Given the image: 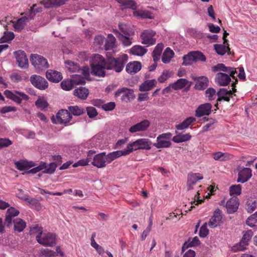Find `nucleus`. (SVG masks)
Returning <instances> with one entry per match:
<instances>
[{"label": "nucleus", "mask_w": 257, "mask_h": 257, "mask_svg": "<svg viewBox=\"0 0 257 257\" xmlns=\"http://www.w3.org/2000/svg\"><path fill=\"white\" fill-rule=\"evenodd\" d=\"M91 67V73L95 76L104 77L105 75V70L108 66L107 59H105L98 54H94L90 61Z\"/></svg>", "instance_id": "f257e3e1"}, {"label": "nucleus", "mask_w": 257, "mask_h": 257, "mask_svg": "<svg viewBox=\"0 0 257 257\" xmlns=\"http://www.w3.org/2000/svg\"><path fill=\"white\" fill-rule=\"evenodd\" d=\"M127 59L128 56L126 54H124L121 57L117 58L109 57L107 58L108 66L106 69L108 70L113 69L115 72H120L123 69L124 65Z\"/></svg>", "instance_id": "f03ea898"}, {"label": "nucleus", "mask_w": 257, "mask_h": 257, "mask_svg": "<svg viewBox=\"0 0 257 257\" xmlns=\"http://www.w3.org/2000/svg\"><path fill=\"white\" fill-rule=\"evenodd\" d=\"M152 142L148 139L142 138L130 143L127 145L126 149L128 152L126 154H130L134 150H150L151 149Z\"/></svg>", "instance_id": "7ed1b4c3"}, {"label": "nucleus", "mask_w": 257, "mask_h": 257, "mask_svg": "<svg viewBox=\"0 0 257 257\" xmlns=\"http://www.w3.org/2000/svg\"><path fill=\"white\" fill-rule=\"evenodd\" d=\"M182 65L188 66L192 64L193 62L198 61L205 62L206 58L205 56L201 52L196 51H191L187 55H184Z\"/></svg>", "instance_id": "20e7f679"}, {"label": "nucleus", "mask_w": 257, "mask_h": 257, "mask_svg": "<svg viewBox=\"0 0 257 257\" xmlns=\"http://www.w3.org/2000/svg\"><path fill=\"white\" fill-rule=\"evenodd\" d=\"M30 61L38 72L44 71L49 66L47 60L38 54H32Z\"/></svg>", "instance_id": "39448f33"}, {"label": "nucleus", "mask_w": 257, "mask_h": 257, "mask_svg": "<svg viewBox=\"0 0 257 257\" xmlns=\"http://www.w3.org/2000/svg\"><path fill=\"white\" fill-rule=\"evenodd\" d=\"M37 241L45 246H53L56 244V234L51 232H44L41 237L36 236Z\"/></svg>", "instance_id": "423d86ee"}, {"label": "nucleus", "mask_w": 257, "mask_h": 257, "mask_svg": "<svg viewBox=\"0 0 257 257\" xmlns=\"http://www.w3.org/2000/svg\"><path fill=\"white\" fill-rule=\"evenodd\" d=\"M72 118V115L68 110L61 109L56 113V118L53 116L51 119L53 123L64 124L66 125Z\"/></svg>", "instance_id": "0eeeda50"}, {"label": "nucleus", "mask_w": 257, "mask_h": 257, "mask_svg": "<svg viewBox=\"0 0 257 257\" xmlns=\"http://www.w3.org/2000/svg\"><path fill=\"white\" fill-rule=\"evenodd\" d=\"M85 83V80L83 77L79 76H76V77H73L72 79H66L62 81L61 83V86L63 90L69 91L73 88L75 84L84 85Z\"/></svg>", "instance_id": "6e6552de"}, {"label": "nucleus", "mask_w": 257, "mask_h": 257, "mask_svg": "<svg viewBox=\"0 0 257 257\" xmlns=\"http://www.w3.org/2000/svg\"><path fill=\"white\" fill-rule=\"evenodd\" d=\"M120 95H122L121 100L125 102L130 101L135 98L134 90L126 87H122L118 89L114 94V96L117 97Z\"/></svg>", "instance_id": "1a4fd4ad"}, {"label": "nucleus", "mask_w": 257, "mask_h": 257, "mask_svg": "<svg viewBox=\"0 0 257 257\" xmlns=\"http://www.w3.org/2000/svg\"><path fill=\"white\" fill-rule=\"evenodd\" d=\"M30 81L33 85L40 90H45L48 87V83L47 80L39 75L31 76Z\"/></svg>", "instance_id": "9d476101"}, {"label": "nucleus", "mask_w": 257, "mask_h": 257, "mask_svg": "<svg viewBox=\"0 0 257 257\" xmlns=\"http://www.w3.org/2000/svg\"><path fill=\"white\" fill-rule=\"evenodd\" d=\"M18 66L22 68H27L29 66L28 59L26 53L22 50L14 52Z\"/></svg>", "instance_id": "9b49d317"}, {"label": "nucleus", "mask_w": 257, "mask_h": 257, "mask_svg": "<svg viewBox=\"0 0 257 257\" xmlns=\"http://www.w3.org/2000/svg\"><path fill=\"white\" fill-rule=\"evenodd\" d=\"M106 163H107L106 153L102 152L93 157L91 164L98 168H102L106 167Z\"/></svg>", "instance_id": "f8f14e48"}, {"label": "nucleus", "mask_w": 257, "mask_h": 257, "mask_svg": "<svg viewBox=\"0 0 257 257\" xmlns=\"http://www.w3.org/2000/svg\"><path fill=\"white\" fill-rule=\"evenodd\" d=\"M19 213V211L13 207L8 209L5 219V225L7 227L10 228L12 226L13 218L17 216Z\"/></svg>", "instance_id": "ddd939ff"}, {"label": "nucleus", "mask_w": 257, "mask_h": 257, "mask_svg": "<svg viewBox=\"0 0 257 257\" xmlns=\"http://www.w3.org/2000/svg\"><path fill=\"white\" fill-rule=\"evenodd\" d=\"M239 205V199L237 197H233L229 199L225 204L227 212L232 214L237 211Z\"/></svg>", "instance_id": "4468645a"}, {"label": "nucleus", "mask_w": 257, "mask_h": 257, "mask_svg": "<svg viewBox=\"0 0 257 257\" xmlns=\"http://www.w3.org/2000/svg\"><path fill=\"white\" fill-rule=\"evenodd\" d=\"M212 105L210 103H205L200 105L195 111V116L201 117L208 115L211 112Z\"/></svg>", "instance_id": "2eb2a0df"}, {"label": "nucleus", "mask_w": 257, "mask_h": 257, "mask_svg": "<svg viewBox=\"0 0 257 257\" xmlns=\"http://www.w3.org/2000/svg\"><path fill=\"white\" fill-rule=\"evenodd\" d=\"M150 125V121L148 119H144L141 122L132 125L129 128V131L132 133L138 132H144L148 129Z\"/></svg>", "instance_id": "dca6fc26"}, {"label": "nucleus", "mask_w": 257, "mask_h": 257, "mask_svg": "<svg viewBox=\"0 0 257 257\" xmlns=\"http://www.w3.org/2000/svg\"><path fill=\"white\" fill-rule=\"evenodd\" d=\"M252 176L251 170L249 168H243L238 172L237 182L244 183Z\"/></svg>", "instance_id": "f3484780"}, {"label": "nucleus", "mask_w": 257, "mask_h": 257, "mask_svg": "<svg viewBox=\"0 0 257 257\" xmlns=\"http://www.w3.org/2000/svg\"><path fill=\"white\" fill-rule=\"evenodd\" d=\"M212 70L213 72H217L219 70L227 72L230 75L232 78H235L234 75L237 73L235 68L230 67H226L223 63H219L212 67Z\"/></svg>", "instance_id": "a211bd4d"}, {"label": "nucleus", "mask_w": 257, "mask_h": 257, "mask_svg": "<svg viewBox=\"0 0 257 257\" xmlns=\"http://www.w3.org/2000/svg\"><path fill=\"white\" fill-rule=\"evenodd\" d=\"M230 77H231L230 75L218 72L216 75L215 81L219 86H226L231 81Z\"/></svg>", "instance_id": "6ab92c4d"}, {"label": "nucleus", "mask_w": 257, "mask_h": 257, "mask_svg": "<svg viewBox=\"0 0 257 257\" xmlns=\"http://www.w3.org/2000/svg\"><path fill=\"white\" fill-rule=\"evenodd\" d=\"M253 235V232L251 230H247L243 234L239 244L237 245L236 248L238 250L243 251L245 248V246L248 245V241Z\"/></svg>", "instance_id": "aec40b11"}, {"label": "nucleus", "mask_w": 257, "mask_h": 257, "mask_svg": "<svg viewBox=\"0 0 257 257\" xmlns=\"http://www.w3.org/2000/svg\"><path fill=\"white\" fill-rule=\"evenodd\" d=\"M194 81H197L194 89L199 90H203L206 89L208 86V79L205 76L194 77Z\"/></svg>", "instance_id": "412c9836"}, {"label": "nucleus", "mask_w": 257, "mask_h": 257, "mask_svg": "<svg viewBox=\"0 0 257 257\" xmlns=\"http://www.w3.org/2000/svg\"><path fill=\"white\" fill-rule=\"evenodd\" d=\"M218 98L217 102H221L222 100L229 102L230 97H232V92L231 90H228L225 88H220L217 92Z\"/></svg>", "instance_id": "4be33fe9"}, {"label": "nucleus", "mask_w": 257, "mask_h": 257, "mask_svg": "<svg viewBox=\"0 0 257 257\" xmlns=\"http://www.w3.org/2000/svg\"><path fill=\"white\" fill-rule=\"evenodd\" d=\"M46 76L50 81L54 83H58L62 79L61 73L53 70H49L46 72Z\"/></svg>", "instance_id": "5701e85b"}, {"label": "nucleus", "mask_w": 257, "mask_h": 257, "mask_svg": "<svg viewBox=\"0 0 257 257\" xmlns=\"http://www.w3.org/2000/svg\"><path fill=\"white\" fill-rule=\"evenodd\" d=\"M127 152H128V151L127 150V149L125 148L123 150H118L108 153L106 155L107 163H110L112 161L121 156L128 155V154H126Z\"/></svg>", "instance_id": "b1692460"}, {"label": "nucleus", "mask_w": 257, "mask_h": 257, "mask_svg": "<svg viewBox=\"0 0 257 257\" xmlns=\"http://www.w3.org/2000/svg\"><path fill=\"white\" fill-rule=\"evenodd\" d=\"M142 67L141 63L138 61L128 63L125 67L126 71L130 74H134L139 72Z\"/></svg>", "instance_id": "393cba45"}, {"label": "nucleus", "mask_w": 257, "mask_h": 257, "mask_svg": "<svg viewBox=\"0 0 257 257\" xmlns=\"http://www.w3.org/2000/svg\"><path fill=\"white\" fill-rule=\"evenodd\" d=\"M17 168L20 171H26L28 168L36 166V164L33 161L20 160L15 163Z\"/></svg>", "instance_id": "a878e982"}, {"label": "nucleus", "mask_w": 257, "mask_h": 257, "mask_svg": "<svg viewBox=\"0 0 257 257\" xmlns=\"http://www.w3.org/2000/svg\"><path fill=\"white\" fill-rule=\"evenodd\" d=\"M156 84L157 81L155 79L146 80L140 85L139 90L141 91H148L152 89Z\"/></svg>", "instance_id": "bb28decb"}, {"label": "nucleus", "mask_w": 257, "mask_h": 257, "mask_svg": "<svg viewBox=\"0 0 257 257\" xmlns=\"http://www.w3.org/2000/svg\"><path fill=\"white\" fill-rule=\"evenodd\" d=\"M41 4L46 8L58 7L65 4V0H43Z\"/></svg>", "instance_id": "cd10ccee"}, {"label": "nucleus", "mask_w": 257, "mask_h": 257, "mask_svg": "<svg viewBox=\"0 0 257 257\" xmlns=\"http://www.w3.org/2000/svg\"><path fill=\"white\" fill-rule=\"evenodd\" d=\"M14 223V229L15 232H21L26 227V223L22 219L17 218L12 221Z\"/></svg>", "instance_id": "c85d7f7f"}, {"label": "nucleus", "mask_w": 257, "mask_h": 257, "mask_svg": "<svg viewBox=\"0 0 257 257\" xmlns=\"http://www.w3.org/2000/svg\"><path fill=\"white\" fill-rule=\"evenodd\" d=\"M74 95L82 100H85L87 98L89 94V90L85 87H80L75 89L73 92Z\"/></svg>", "instance_id": "c756f323"}, {"label": "nucleus", "mask_w": 257, "mask_h": 257, "mask_svg": "<svg viewBox=\"0 0 257 257\" xmlns=\"http://www.w3.org/2000/svg\"><path fill=\"white\" fill-rule=\"evenodd\" d=\"M214 48L216 53L219 55L223 56L226 52L228 54H230V48L228 46H226L222 44H214Z\"/></svg>", "instance_id": "7c9ffc66"}, {"label": "nucleus", "mask_w": 257, "mask_h": 257, "mask_svg": "<svg viewBox=\"0 0 257 257\" xmlns=\"http://www.w3.org/2000/svg\"><path fill=\"white\" fill-rule=\"evenodd\" d=\"M30 17L28 15V16H24L20 19H19L16 23H15L13 25L14 28L16 31L20 32L25 27L26 25V22L28 20H30Z\"/></svg>", "instance_id": "2f4dec72"}, {"label": "nucleus", "mask_w": 257, "mask_h": 257, "mask_svg": "<svg viewBox=\"0 0 257 257\" xmlns=\"http://www.w3.org/2000/svg\"><path fill=\"white\" fill-rule=\"evenodd\" d=\"M196 118L194 117H189L185 119L182 122L177 124L176 128L178 130H182L188 128L190 125H191L196 121Z\"/></svg>", "instance_id": "473e14b6"}, {"label": "nucleus", "mask_w": 257, "mask_h": 257, "mask_svg": "<svg viewBox=\"0 0 257 257\" xmlns=\"http://www.w3.org/2000/svg\"><path fill=\"white\" fill-rule=\"evenodd\" d=\"M246 209L249 213L255 210L257 206V198L253 197L248 198L246 203Z\"/></svg>", "instance_id": "72a5a7b5"}, {"label": "nucleus", "mask_w": 257, "mask_h": 257, "mask_svg": "<svg viewBox=\"0 0 257 257\" xmlns=\"http://www.w3.org/2000/svg\"><path fill=\"white\" fill-rule=\"evenodd\" d=\"M113 32L124 46H128L132 44V39L129 37L130 36H124L119 33L117 30H114Z\"/></svg>", "instance_id": "f704fd0d"}, {"label": "nucleus", "mask_w": 257, "mask_h": 257, "mask_svg": "<svg viewBox=\"0 0 257 257\" xmlns=\"http://www.w3.org/2000/svg\"><path fill=\"white\" fill-rule=\"evenodd\" d=\"M4 95L6 97L12 100L18 104L22 103V98L17 94L15 93V91L13 92L10 90H6L4 91Z\"/></svg>", "instance_id": "c9c22d12"}, {"label": "nucleus", "mask_w": 257, "mask_h": 257, "mask_svg": "<svg viewBox=\"0 0 257 257\" xmlns=\"http://www.w3.org/2000/svg\"><path fill=\"white\" fill-rule=\"evenodd\" d=\"M115 41L116 39L112 34H108L107 39L105 40V49L106 50L112 49L114 47Z\"/></svg>", "instance_id": "e433bc0d"}, {"label": "nucleus", "mask_w": 257, "mask_h": 257, "mask_svg": "<svg viewBox=\"0 0 257 257\" xmlns=\"http://www.w3.org/2000/svg\"><path fill=\"white\" fill-rule=\"evenodd\" d=\"M189 83V81L186 79L180 78L173 83L172 87L176 90H179L184 88Z\"/></svg>", "instance_id": "4c0bfd02"}, {"label": "nucleus", "mask_w": 257, "mask_h": 257, "mask_svg": "<svg viewBox=\"0 0 257 257\" xmlns=\"http://www.w3.org/2000/svg\"><path fill=\"white\" fill-rule=\"evenodd\" d=\"M147 52V50L140 45H135L131 49V53L137 56H143Z\"/></svg>", "instance_id": "58836bf2"}, {"label": "nucleus", "mask_w": 257, "mask_h": 257, "mask_svg": "<svg viewBox=\"0 0 257 257\" xmlns=\"http://www.w3.org/2000/svg\"><path fill=\"white\" fill-rule=\"evenodd\" d=\"M174 55V52L170 48L168 47L165 49L163 54L162 61L165 64L168 63Z\"/></svg>", "instance_id": "ea45409f"}, {"label": "nucleus", "mask_w": 257, "mask_h": 257, "mask_svg": "<svg viewBox=\"0 0 257 257\" xmlns=\"http://www.w3.org/2000/svg\"><path fill=\"white\" fill-rule=\"evenodd\" d=\"M118 28L123 35L131 36L134 34V31L128 26L123 23H120L118 25Z\"/></svg>", "instance_id": "a19ab883"}, {"label": "nucleus", "mask_w": 257, "mask_h": 257, "mask_svg": "<svg viewBox=\"0 0 257 257\" xmlns=\"http://www.w3.org/2000/svg\"><path fill=\"white\" fill-rule=\"evenodd\" d=\"M68 111L70 114L75 116H79L85 113V111L83 108H80L77 105L69 106L68 107Z\"/></svg>", "instance_id": "79ce46f5"}, {"label": "nucleus", "mask_w": 257, "mask_h": 257, "mask_svg": "<svg viewBox=\"0 0 257 257\" xmlns=\"http://www.w3.org/2000/svg\"><path fill=\"white\" fill-rule=\"evenodd\" d=\"M141 38L142 40V43L148 45H154L156 43V39L151 38L146 34V33L142 32L141 35Z\"/></svg>", "instance_id": "37998d69"}, {"label": "nucleus", "mask_w": 257, "mask_h": 257, "mask_svg": "<svg viewBox=\"0 0 257 257\" xmlns=\"http://www.w3.org/2000/svg\"><path fill=\"white\" fill-rule=\"evenodd\" d=\"M35 105L43 110L47 108L49 105L48 102L44 98L39 96L37 100L35 101Z\"/></svg>", "instance_id": "c03bdc74"}, {"label": "nucleus", "mask_w": 257, "mask_h": 257, "mask_svg": "<svg viewBox=\"0 0 257 257\" xmlns=\"http://www.w3.org/2000/svg\"><path fill=\"white\" fill-rule=\"evenodd\" d=\"M118 3L126 8H131L133 10L137 9V5L133 0H116Z\"/></svg>", "instance_id": "a18cd8bd"}, {"label": "nucleus", "mask_w": 257, "mask_h": 257, "mask_svg": "<svg viewBox=\"0 0 257 257\" xmlns=\"http://www.w3.org/2000/svg\"><path fill=\"white\" fill-rule=\"evenodd\" d=\"M157 143H155L154 146L157 148H168L171 145V143L169 141H166L161 139L160 140L157 139Z\"/></svg>", "instance_id": "49530a36"}, {"label": "nucleus", "mask_w": 257, "mask_h": 257, "mask_svg": "<svg viewBox=\"0 0 257 257\" xmlns=\"http://www.w3.org/2000/svg\"><path fill=\"white\" fill-rule=\"evenodd\" d=\"M134 15L135 16L139 17L140 18H143V19H152L153 18V17L152 16V13L149 12V11H136L134 12Z\"/></svg>", "instance_id": "de8ad7c7"}, {"label": "nucleus", "mask_w": 257, "mask_h": 257, "mask_svg": "<svg viewBox=\"0 0 257 257\" xmlns=\"http://www.w3.org/2000/svg\"><path fill=\"white\" fill-rule=\"evenodd\" d=\"M246 223L247 225L251 227H257V213L248 217L246 221Z\"/></svg>", "instance_id": "09e8293b"}, {"label": "nucleus", "mask_w": 257, "mask_h": 257, "mask_svg": "<svg viewBox=\"0 0 257 257\" xmlns=\"http://www.w3.org/2000/svg\"><path fill=\"white\" fill-rule=\"evenodd\" d=\"M216 95L217 92L215 89L212 87H210L205 91V96L208 98L209 100L215 99Z\"/></svg>", "instance_id": "8fccbe9b"}, {"label": "nucleus", "mask_w": 257, "mask_h": 257, "mask_svg": "<svg viewBox=\"0 0 257 257\" xmlns=\"http://www.w3.org/2000/svg\"><path fill=\"white\" fill-rule=\"evenodd\" d=\"M241 187L240 185H234L229 187L230 195H240L241 194Z\"/></svg>", "instance_id": "3c124183"}, {"label": "nucleus", "mask_w": 257, "mask_h": 257, "mask_svg": "<svg viewBox=\"0 0 257 257\" xmlns=\"http://www.w3.org/2000/svg\"><path fill=\"white\" fill-rule=\"evenodd\" d=\"M57 167V165L55 163H51L49 164H47V167L45 169L44 171H43V173H46V174H53L56 169Z\"/></svg>", "instance_id": "603ef678"}, {"label": "nucleus", "mask_w": 257, "mask_h": 257, "mask_svg": "<svg viewBox=\"0 0 257 257\" xmlns=\"http://www.w3.org/2000/svg\"><path fill=\"white\" fill-rule=\"evenodd\" d=\"M36 6H37L36 4L33 5L32 7H31V9L28 10V12L27 13L30 17V20H32L33 18V16L35 15L36 13H39L42 11V9L41 8H38L35 9V8Z\"/></svg>", "instance_id": "864d4df0"}, {"label": "nucleus", "mask_w": 257, "mask_h": 257, "mask_svg": "<svg viewBox=\"0 0 257 257\" xmlns=\"http://www.w3.org/2000/svg\"><path fill=\"white\" fill-rule=\"evenodd\" d=\"M30 232L32 234H35L38 233V234L37 236H39L40 237L43 233L42 227H39L38 224H36L32 226L30 228Z\"/></svg>", "instance_id": "5fc2aeb1"}, {"label": "nucleus", "mask_w": 257, "mask_h": 257, "mask_svg": "<svg viewBox=\"0 0 257 257\" xmlns=\"http://www.w3.org/2000/svg\"><path fill=\"white\" fill-rule=\"evenodd\" d=\"M86 111L88 116L90 118H93L98 115L96 108L92 106L87 107Z\"/></svg>", "instance_id": "6e6d98bb"}, {"label": "nucleus", "mask_w": 257, "mask_h": 257, "mask_svg": "<svg viewBox=\"0 0 257 257\" xmlns=\"http://www.w3.org/2000/svg\"><path fill=\"white\" fill-rule=\"evenodd\" d=\"M207 223H204L200 227L199 235L201 237H205L208 234L209 230L207 228Z\"/></svg>", "instance_id": "4d7b16f0"}, {"label": "nucleus", "mask_w": 257, "mask_h": 257, "mask_svg": "<svg viewBox=\"0 0 257 257\" xmlns=\"http://www.w3.org/2000/svg\"><path fill=\"white\" fill-rule=\"evenodd\" d=\"M197 181L195 179H194V177L193 176H191L190 174L188 175V180H187V186H188V190H191L193 189V186L196 183Z\"/></svg>", "instance_id": "13d9d810"}, {"label": "nucleus", "mask_w": 257, "mask_h": 257, "mask_svg": "<svg viewBox=\"0 0 257 257\" xmlns=\"http://www.w3.org/2000/svg\"><path fill=\"white\" fill-rule=\"evenodd\" d=\"M115 104L114 102H109L102 104L101 108L105 111H110L113 110L115 108Z\"/></svg>", "instance_id": "bf43d9fd"}, {"label": "nucleus", "mask_w": 257, "mask_h": 257, "mask_svg": "<svg viewBox=\"0 0 257 257\" xmlns=\"http://www.w3.org/2000/svg\"><path fill=\"white\" fill-rule=\"evenodd\" d=\"M12 142L9 139L4 138L0 139V149L10 146L12 144Z\"/></svg>", "instance_id": "052dcab7"}, {"label": "nucleus", "mask_w": 257, "mask_h": 257, "mask_svg": "<svg viewBox=\"0 0 257 257\" xmlns=\"http://www.w3.org/2000/svg\"><path fill=\"white\" fill-rule=\"evenodd\" d=\"M17 110V107L15 106H6L2 108L0 112L2 114H5L11 111H16Z\"/></svg>", "instance_id": "680f3d73"}, {"label": "nucleus", "mask_w": 257, "mask_h": 257, "mask_svg": "<svg viewBox=\"0 0 257 257\" xmlns=\"http://www.w3.org/2000/svg\"><path fill=\"white\" fill-rule=\"evenodd\" d=\"M220 221L221 220L217 219V218H215V217L213 216L210 219L208 225L211 228H215L217 226Z\"/></svg>", "instance_id": "e2e57ef3"}, {"label": "nucleus", "mask_w": 257, "mask_h": 257, "mask_svg": "<svg viewBox=\"0 0 257 257\" xmlns=\"http://www.w3.org/2000/svg\"><path fill=\"white\" fill-rule=\"evenodd\" d=\"M170 76L169 75V72L167 70L163 71L162 75L159 77L158 80L159 82L160 83H163Z\"/></svg>", "instance_id": "0e129e2a"}, {"label": "nucleus", "mask_w": 257, "mask_h": 257, "mask_svg": "<svg viewBox=\"0 0 257 257\" xmlns=\"http://www.w3.org/2000/svg\"><path fill=\"white\" fill-rule=\"evenodd\" d=\"M208 27L209 28V31L211 33H217L220 31V28L219 26H215L212 23L208 24Z\"/></svg>", "instance_id": "69168bd1"}, {"label": "nucleus", "mask_w": 257, "mask_h": 257, "mask_svg": "<svg viewBox=\"0 0 257 257\" xmlns=\"http://www.w3.org/2000/svg\"><path fill=\"white\" fill-rule=\"evenodd\" d=\"M224 155H225L224 153L220 152H216V153H213V159L216 161H218V160L224 161V160H225V159L223 158Z\"/></svg>", "instance_id": "338daca9"}, {"label": "nucleus", "mask_w": 257, "mask_h": 257, "mask_svg": "<svg viewBox=\"0 0 257 257\" xmlns=\"http://www.w3.org/2000/svg\"><path fill=\"white\" fill-rule=\"evenodd\" d=\"M15 37L14 33L12 32H8L5 33V39L1 41V42H7L12 40Z\"/></svg>", "instance_id": "774afa93"}]
</instances>
